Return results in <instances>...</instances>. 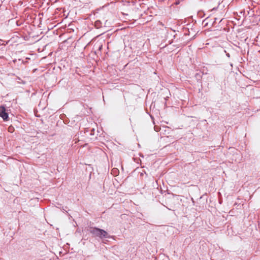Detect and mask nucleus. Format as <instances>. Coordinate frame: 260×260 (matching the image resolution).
Returning a JSON list of instances; mask_svg holds the SVG:
<instances>
[{"instance_id": "nucleus-1", "label": "nucleus", "mask_w": 260, "mask_h": 260, "mask_svg": "<svg viewBox=\"0 0 260 260\" xmlns=\"http://www.w3.org/2000/svg\"><path fill=\"white\" fill-rule=\"evenodd\" d=\"M89 232L93 236L98 237L101 239L108 237V233L106 231L98 228H91Z\"/></svg>"}, {"instance_id": "nucleus-2", "label": "nucleus", "mask_w": 260, "mask_h": 260, "mask_svg": "<svg viewBox=\"0 0 260 260\" xmlns=\"http://www.w3.org/2000/svg\"><path fill=\"white\" fill-rule=\"evenodd\" d=\"M0 116L6 121L8 120V114L6 112V108L4 106H0Z\"/></svg>"}, {"instance_id": "nucleus-3", "label": "nucleus", "mask_w": 260, "mask_h": 260, "mask_svg": "<svg viewBox=\"0 0 260 260\" xmlns=\"http://www.w3.org/2000/svg\"><path fill=\"white\" fill-rule=\"evenodd\" d=\"M154 129L156 132L158 131V128H157L156 126L154 127Z\"/></svg>"}, {"instance_id": "nucleus-4", "label": "nucleus", "mask_w": 260, "mask_h": 260, "mask_svg": "<svg viewBox=\"0 0 260 260\" xmlns=\"http://www.w3.org/2000/svg\"><path fill=\"white\" fill-rule=\"evenodd\" d=\"M226 56L228 57H230V54L229 53H226Z\"/></svg>"}]
</instances>
